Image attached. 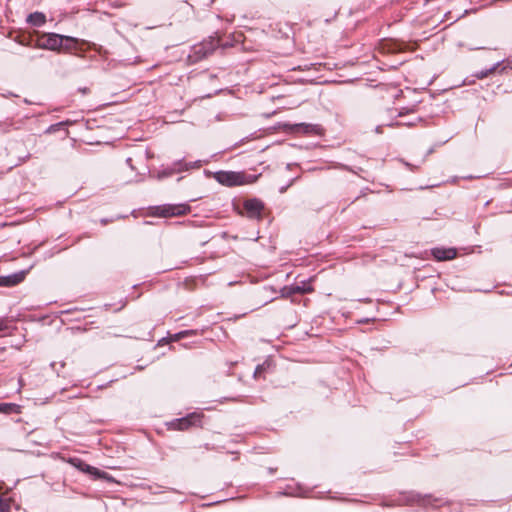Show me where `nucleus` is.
Listing matches in <instances>:
<instances>
[{
    "mask_svg": "<svg viewBox=\"0 0 512 512\" xmlns=\"http://www.w3.org/2000/svg\"><path fill=\"white\" fill-rule=\"evenodd\" d=\"M190 210L191 208L188 204H167L157 207L156 214L160 217L168 218L186 215Z\"/></svg>",
    "mask_w": 512,
    "mask_h": 512,
    "instance_id": "39448f33",
    "label": "nucleus"
},
{
    "mask_svg": "<svg viewBox=\"0 0 512 512\" xmlns=\"http://www.w3.org/2000/svg\"><path fill=\"white\" fill-rule=\"evenodd\" d=\"M63 35L56 33H42L37 37V46L42 49L61 51Z\"/></svg>",
    "mask_w": 512,
    "mask_h": 512,
    "instance_id": "20e7f679",
    "label": "nucleus"
},
{
    "mask_svg": "<svg viewBox=\"0 0 512 512\" xmlns=\"http://www.w3.org/2000/svg\"><path fill=\"white\" fill-rule=\"evenodd\" d=\"M26 277L25 271H20L8 276H0L1 287H12L21 283Z\"/></svg>",
    "mask_w": 512,
    "mask_h": 512,
    "instance_id": "1a4fd4ad",
    "label": "nucleus"
},
{
    "mask_svg": "<svg viewBox=\"0 0 512 512\" xmlns=\"http://www.w3.org/2000/svg\"><path fill=\"white\" fill-rule=\"evenodd\" d=\"M190 334H195L194 331H182V332H179L178 334L175 335V338L176 339H180V338H183L187 335H190Z\"/></svg>",
    "mask_w": 512,
    "mask_h": 512,
    "instance_id": "dca6fc26",
    "label": "nucleus"
},
{
    "mask_svg": "<svg viewBox=\"0 0 512 512\" xmlns=\"http://www.w3.org/2000/svg\"><path fill=\"white\" fill-rule=\"evenodd\" d=\"M259 370H260V366H258V367L256 368V372H255V373L257 374V373L259 372Z\"/></svg>",
    "mask_w": 512,
    "mask_h": 512,
    "instance_id": "f3484780",
    "label": "nucleus"
},
{
    "mask_svg": "<svg viewBox=\"0 0 512 512\" xmlns=\"http://www.w3.org/2000/svg\"><path fill=\"white\" fill-rule=\"evenodd\" d=\"M243 208L250 218H261L264 210V203L256 198L248 199L244 202Z\"/></svg>",
    "mask_w": 512,
    "mask_h": 512,
    "instance_id": "0eeeda50",
    "label": "nucleus"
},
{
    "mask_svg": "<svg viewBox=\"0 0 512 512\" xmlns=\"http://www.w3.org/2000/svg\"><path fill=\"white\" fill-rule=\"evenodd\" d=\"M214 179L228 187L252 184L257 180L256 176L246 175L244 172L218 171L214 173Z\"/></svg>",
    "mask_w": 512,
    "mask_h": 512,
    "instance_id": "f257e3e1",
    "label": "nucleus"
},
{
    "mask_svg": "<svg viewBox=\"0 0 512 512\" xmlns=\"http://www.w3.org/2000/svg\"><path fill=\"white\" fill-rule=\"evenodd\" d=\"M292 292L293 293H299V294H304V293H311L313 292V288L310 286V285H306L304 284L303 286H293L291 288Z\"/></svg>",
    "mask_w": 512,
    "mask_h": 512,
    "instance_id": "ddd939ff",
    "label": "nucleus"
},
{
    "mask_svg": "<svg viewBox=\"0 0 512 512\" xmlns=\"http://www.w3.org/2000/svg\"><path fill=\"white\" fill-rule=\"evenodd\" d=\"M8 327L7 318H0V332L7 330Z\"/></svg>",
    "mask_w": 512,
    "mask_h": 512,
    "instance_id": "2eb2a0df",
    "label": "nucleus"
},
{
    "mask_svg": "<svg viewBox=\"0 0 512 512\" xmlns=\"http://www.w3.org/2000/svg\"><path fill=\"white\" fill-rule=\"evenodd\" d=\"M11 500L0 498V512H10Z\"/></svg>",
    "mask_w": 512,
    "mask_h": 512,
    "instance_id": "4468645a",
    "label": "nucleus"
},
{
    "mask_svg": "<svg viewBox=\"0 0 512 512\" xmlns=\"http://www.w3.org/2000/svg\"><path fill=\"white\" fill-rule=\"evenodd\" d=\"M432 255L438 261H446L454 259L457 256V251L455 248H434Z\"/></svg>",
    "mask_w": 512,
    "mask_h": 512,
    "instance_id": "9d476101",
    "label": "nucleus"
},
{
    "mask_svg": "<svg viewBox=\"0 0 512 512\" xmlns=\"http://www.w3.org/2000/svg\"><path fill=\"white\" fill-rule=\"evenodd\" d=\"M28 23L32 24L33 26H42L46 22V17L41 12H34L30 14L27 18Z\"/></svg>",
    "mask_w": 512,
    "mask_h": 512,
    "instance_id": "f8f14e48",
    "label": "nucleus"
},
{
    "mask_svg": "<svg viewBox=\"0 0 512 512\" xmlns=\"http://www.w3.org/2000/svg\"><path fill=\"white\" fill-rule=\"evenodd\" d=\"M83 44V40L63 35L61 51L65 53H76L77 51H83Z\"/></svg>",
    "mask_w": 512,
    "mask_h": 512,
    "instance_id": "6e6552de",
    "label": "nucleus"
},
{
    "mask_svg": "<svg viewBox=\"0 0 512 512\" xmlns=\"http://www.w3.org/2000/svg\"><path fill=\"white\" fill-rule=\"evenodd\" d=\"M283 128L286 132H290L293 134H302V135H320L322 133V128L320 125L315 124H307V123H299V124H284Z\"/></svg>",
    "mask_w": 512,
    "mask_h": 512,
    "instance_id": "423d86ee",
    "label": "nucleus"
},
{
    "mask_svg": "<svg viewBox=\"0 0 512 512\" xmlns=\"http://www.w3.org/2000/svg\"><path fill=\"white\" fill-rule=\"evenodd\" d=\"M0 413L3 414H20L21 406L15 403H0Z\"/></svg>",
    "mask_w": 512,
    "mask_h": 512,
    "instance_id": "9b49d317",
    "label": "nucleus"
},
{
    "mask_svg": "<svg viewBox=\"0 0 512 512\" xmlns=\"http://www.w3.org/2000/svg\"><path fill=\"white\" fill-rule=\"evenodd\" d=\"M203 419L202 412H192L183 418L172 420L168 423V428L174 431H186L193 427H202Z\"/></svg>",
    "mask_w": 512,
    "mask_h": 512,
    "instance_id": "f03ea898",
    "label": "nucleus"
},
{
    "mask_svg": "<svg viewBox=\"0 0 512 512\" xmlns=\"http://www.w3.org/2000/svg\"><path fill=\"white\" fill-rule=\"evenodd\" d=\"M67 462L70 465H72L73 467H75L76 469H78L79 471H81V472H83L85 474H88L94 480L102 479V480H105L107 482H112V483L116 482L114 477L109 475L107 472L102 471V470H100V469H98V468H96L94 466H91V465L85 463L84 461H82L79 458H69L67 460Z\"/></svg>",
    "mask_w": 512,
    "mask_h": 512,
    "instance_id": "7ed1b4c3",
    "label": "nucleus"
}]
</instances>
